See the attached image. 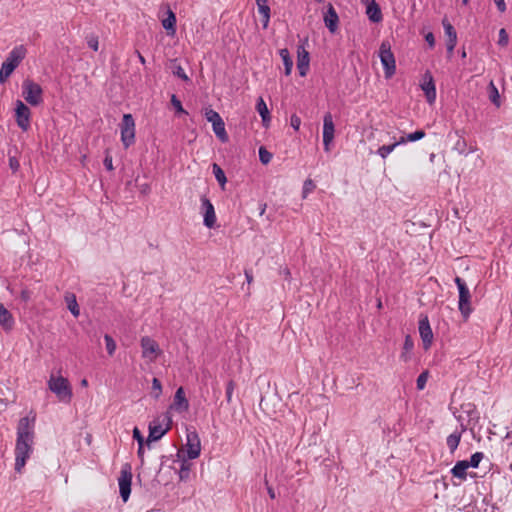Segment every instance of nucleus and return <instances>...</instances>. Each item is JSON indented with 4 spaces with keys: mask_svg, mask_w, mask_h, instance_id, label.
Here are the masks:
<instances>
[{
    "mask_svg": "<svg viewBox=\"0 0 512 512\" xmlns=\"http://www.w3.org/2000/svg\"><path fill=\"white\" fill-rule=\"evenodd\" d=\"M34 438V418L30 420L23 417L19 420L17 427V440L15 447V471L20 473L32 452Z\"/></svg>",
    "mask_w": 512,
    "mask_h": 512,
    "instance_id": "f257e3e1",
    "label": "nucleus"
},
{
    "mask_svg": "<svg viewBox=\"0 0 512 512\" xmlns=\"http://www.w3.org/2000/svg\"><path fill=\"white\" fill-rule=\"evenodd\" d=\"M172 426V417L169 412L162 413L149 423V434L146 438V446L151 448V443L160 440Z\"/></svg>",
    "mask_w": 512,
    "mask_h": 512,
    "instance_id": "f03ea898",
    "label": "nucleus"
},
{
    "mask_svg": "<svg viewBox=\"0 0 512 512\" xmlns=\"http://www.w3.org/2000/svg\"><path fill=\"white\" fill-rule=\"evenodd\" d=\"M26 49L23 45L14 47L8 54L0 69V83L7 81L13 71L19 66L25 58Z\"/></svg>",
    "mask_w": 512,
    "mask_h": 512,
    "instance_id": "7ed1b4c3",
    "label": "nucleus"
},
{
    "mask_svg": "<svg viewBox=\"0 0 512 512\" xmlns=\"http://www.w3.org/2000/svg\"><path fill=\"white\" fill-rule=\"evenodd\" d=\"M49 389L57 396V398L64 403H70L73 393L72 388L67 380L63 376L51 375L48 380Z\"/></svg>",
    "mask_w": 512,
    "mask_h": 512,
    "instance_id": "20e7f679",
    "label": "nucleus"
},
{
    "mask_svg": "<svg viewBox=\"0 0 512 512\" xmlns=\"http://www.w3.org/2000/svg\"><path fill=\"white\" fill-rule=\"evenodd\" d=\"M201 452L200 438L196 430H187L185 448L177 450L176 457L196 459Z\"/></svg>",
    "mask_w": 512,
    "mask_h": 512,
    "instance_id": "39448f33",
    "label": "nucleus"
},
{
    "mask_svg": "<svg viewBox=\"0 0 512 512\" xmlns=\"http://www.w3.org/2000/svg\"><path fill=\"white\" fill-rule=\"evenodd\" d=\"M22 97L31 106H38L43 102V89L30 78L22 83Z\"/></svg>",
    "mask_w": 512,
    "mask_h": 512,
    "instance_id": "423d86ee",
    "label": "nucleus"
},
{
    "mask_svg": "<svg viewBox=\"0 0 512 512\" xmlns=\"http://www.w3.org/2000/svg\"><path fill=\"white\" fill-rule=\"evenodd\" d=\"M379 57L384 69V75L387 79L391 78L396 72V61L391 50V44L388 40H383L379 48Z\"/></svg>",
    "mask_w": 512,
    "mask_h": 512,
    "instance_id": "0eeeda50",
    "label": "nucleus"
},
{
    "mask_svg": "<svg viewBox=\"0 0 512 512\" xmlns=\"http://www.w3.org/2000/svg\"><path fill=\"white\" fill-rule=\"evenodd\" d=\"M454 281H455L458 291H459V301H458L459 311H460L461 315L463 316V318L467 319L472 312L470 290H469L466 282L462 278L457 276Z\"/></svg>",
    "mask_w": 512,
    "mask_h": 512,
    "instance_id": "6e6552de",
    "label": "nucleus"
},
{
    "mask_svg": "<svg viewBox=\"0 0 512 512\" xmlns=\"http://www.w3.org/2000/svg\"><path fill=\"white\" fill-rule=\"evenodd\" d=\"M419 335L423 343V349L429 350L433 343V332L430 326L429 318L425 314H421L418 322Z\"/></svg>",
    "mask_w": 512,
    "mask_h": 512,
    "instance_id": "1a4fd4ad",
    "label": "nucleus"
},
{
    "mask_svg": "<svg viewBox=\"0 0 512 512\" xmlns=\"http://www.w3.org/2000/svg\"><path fill=\"white\" fill-rule=\"evenodd\" d=\"M31 111L29 107L21 100L16 101L15 118L17 125L23 130L27 131L30 127Z\"/></svg>",
    "mask_w": 512,
    "mask_h": 512,
    "instance_id": "9d476101",
    "label": "nucleus"
},
{
    "mask_svg": "<svg viewBox=\"0 0 512 512\" xmlns=\"http://www.w3.org/2000/svg\"><path fill=\"white\" fill-rule=\"evenodd\" d=\"M141 348L142 357L150 362L154 361L157 358V356L161 353L158 343L148 336L142 337Z\"/></svg>",
    "mask_w": 512,
    "mask_h": 512,
    "instance_id": "9b49d317",
    "label": "nucleus"
},
{
    "mask_svg": "<svg viewBox=\"0 0 512 512\" xmlns=\"http://www.w3.org/2000/svg\"><path fill=\"white\" fill-rule=\"evenodd\" d=\"M335 126L333 117L330 112H327L323 117V145L325 151L330 150V144L334 139Z\"/></svg>",
    "mask_w": 512,
    "mask_h": 512,
    "instance_id": "f8f14e48",
    "label": "nucleus"
},
{
    "mask_svg": "<svg viewBox=\"0 0 512 512\" xmlns=\"http://www.w3.org/2000/svg\"><path fill=\"white\" fill-rule=\"evenodd\" d=\"M420 86L425 94L427 102L430 104L434 103L436 100V86L430 71H426L424 73Z\"/></svg>",
    "mask_w": 512,
    "mask_h": 512,
    "instance_id": "ddd939ff",
    "label": "nucleus"
},
{
    "mask_svg": "<svg viewBox=\"0 0 512 512\" xmlns=\"http://www.w3.org/2000/svg\"><path fill=\"white\" fill-rule=\"evenodd\" d=\"M201 209L204 212L203 224L207 228H213L216 224L215 209L211 201L206 197H201Z\"/></svg>",
    "mask_w": 512,
    "mask_h": 512,
    "instance_id": "4468645a",
    "label": "nucleus"
},
{
    "mask_svg": "<svg viewBox=\"0 0 512 512\" xmlns=\"http://www.w3.org/2000/svg\"><path fill=\"white\" fill-rule=\"evenodd\" d=\"M323 20L328 30L331 33H335L336 30L338 29L339 17L331 3L327 5V10L324 13Z\"/></svg>",
    "mask_w": 512,
    "mask_h": 512,
    "instance_id": "2eb2a0df",
    "label": "nucleus"
},
{
    "mask_svg": "<svg viewBox=\"0 0 512 512\" xmlns=\"http://www.w3.org/2000/svg\"><path fill=\"white\" fill-rule=\"evenodd\" d=\"M297 52H298L297 69L299 71V75L304 77L307 75V72L309 70V62H310L309 53L304 49L303 46H299Z\"/></svg>",
    "mask_w": 512,
    "mask_h": 512,
    "instance_id": "dca6fc26",
    "label": "nucleus"
},
{
    "mask_svg": "<svg viewBox=\"0 0 512 512\" xmlns=\"http://www.w3.org/2000/svg\"><path fill=\"white\" fill-rule=\"evenodd\" d=\"M171 408H174L178 412H183V411L188 410L189 402L185 396L183 387H179L176 390Z\"/></svg>",
    "mask_w": 512,
    "mask_h": 512,
    "instance_id": "f3484780",
    "label": "nucleus"
},
{
    "mask_svg": "<svg viewBox=\"0 0 512 512\" xmlns=\"http://www.w3.org/2000/svg\"><path fill=\"white\" fill-rule=\"evenodd\" d=\"M368 19L373 23H379L383 19L381 8L375 0H371L366 7Z\"/></svg>",
    "mask_w": 512,
    "mask_h": 512,
    "instance_id": "a211bd4d",
    "label": "nucleus"
},
{
    "mask_svg": "<svg viewBox=\"0 0 512 512\" xmlns=\"http://www.w3.org/2000/svg\"><path fill=\"white\" fill-rule=\"evenodd\" d=\"M15 324V320L11 312L5 308V306L0 303V325L5 331H10L13 329Z\"/></svg>",
    "mask_w": 512,
    "mask_h": 512,
    "instance_id": "6ab92c4d",
    "label": "nucleus"
},
{
    "mask_svg": "<svg viewBox=\"0 0 512 512\" xmlns=\"http://www.w3.org/2000/svg\"><path fill=\"white\" fill-rule=\"evenodd\" d=\"M413 349H414V341H413L412 337L409 334H407L404 339L402 352L399 356L400 360L403 361L404 363L409 362L412 358Z\"/></svg>",
    "mask_w": 512,
    "mask_h": 512,
    "instance_id": "aec40b11",
    "label": "nucleus"
},
{
    "mask_svg": "<svg viewBox=\"0 0 512 512\" xmlns=\"http://www.w3.org/2000/svg\"><path fill=\"white\" fill-rule=\"evenodd\" d=\"M120 495L124 502L128 501V464H125L121 470L119 478Z\"/></svg>",
    "mask_w": 512,
    "mask_h": 512,
    "instance_id": "412c9836",
    "label": "nucleus"
},
{
    "mask_svg": "<svg viewBox=\"0 0 512 512\" xmlns=\"http://www.w3.org/2000/svg\"><path fill=\"white\" fill-rule=\"evenodd\" d=\"M256 110L259 113V115L261 116L263 126L268 127V125L271 121V116H270V111L262 97H259L257 100Z\"/></svg>",
    "mask_w": 512,
    "mask_h": 512,
    "instance_id": "4be33fe9",
    "label": "nucleus"
},
{
    "mask_svg": "<svg viewBox=\"0 0 512 512\" xmlns=\"http://www.w3.org/2000/svg\"><path fill=\"white\" fill-rule=\"evenodd\" d=\"M190 459H186V457H177V461L180 462L179 469V479L181 481H187L190 478V472L193 464L189 462Z\"/></svg>",
    "mask_w": 512,
    "mask_h": 512,
    "instance_id": "5701e85b",
    "label": "nucleus"
},
{
    "mask_svg": "<svg viewBox=\"0 0 512 512\" xmlns=\"http://www.w3.org/2000/svg\"><path fill=\"white\" fill-rule=\"evenodd\" d=\"M468 468V461L460 460L456 462V464L453 466L450 472L453 475V477L458 478L460 480H466Z\"/></svg>",
    "mask_w": 512,
    "mask_h": 512,
    "instance_id": "b1692460",
    "label": "nucleus"
},
{
    "mask_svg": "<svg viewBox=\"0 0 512 512\" xmlns=\"http://www.w3.org/2000/svg\"><path fill=\"white\" fill-rule=\"evenodd\" d=\"M258 12L262 15L261 22L263 24V28L266 29L268 27L270 21V7L268 5L267 0H256Z\"/></svg>",
    "mask_w": 512,
    "mask_h": 512,
    "instance_id": "393cba45",
    "label": "nucleus"
},
{
    "mask_svg": "<svg viewBox=\"0 0 512 512\" xmlns=\"http://www.w3.org/2000/svg\"><path fill=\"white\" fill-rule=\"evenodd\" d=\"M176 22L177 19L175 13L171 9H168L167 17L162 20V26L168 32L169 35L175 34Z\"/></svg>",
    "mask_w": 512,
    "mask_h": 512,
    "instance_id": "a878e982",
    "label": "nucleus"
},
{
    "mask_svg": "<svg viewBox=\"0 0 512 512\" xmlns=\"http://www.w3.org/2000/svg\"><path fill=\"white\" fill-rule=\"evenodd\" d=\"M466 430V427L462 425V431L458 432L455 431L452 434H450L446 439L447 447L450 451V453H454L461 441L462 432Z\"/></svg>",
    "mask_w": 512,
    "mask_h": 512,
    "instance_id": "bb28decb",
    "label": "nucleus"
},
{
    "mask_svg": "<svg viewBox=\"0 0 512 512\" xmlns=\"http://www.w3.org/2000/svg\"><path fill=\"white\" fill-rule=\"evenodd\" d=\"M476 146H469L467 141L463 137H459L456 143L454 144V150L457 151L461 155H468L476 151Z\"/></svg>",
    "mask_w": 512,
    "mask_h": 512,
    "instance_id": "cd10ccee",
    "label": "nucleus"
},
{
    "mask_svg": "<svg viewBox=\"0 0 512 512\" xmlns=\"http://www.w3.org/2000/svg\"><path fill=\"white\" fill-rule=\"evenodd\" d=\"M279 55L282 58V61L284 64L285 75L289 76L291 74V71L293 68V60L290 56L288 49H286V48L280 49Z\"/></svg>",
    "mask_w": 512,
    "mask_h": 512,
    "instance_id": "c85d7f7f",
    "label": "nucleus"
},
{
    "mask_svg": "<svg viewBox=\"0 0 512 512\" xmlns=\"http://www.w3.org/2000/svg\"><path fill=\"white\" fill-rule=\"evenodd\" d=\"M213 132L219 138L220 141L226 142L228 140V135L225 130V123L222 119L212 124Z\"/></svg>",
    "mask_w": 512,
    "mask_h": 512,
    "instance_id": "c756f323",
    "label": "nucleus"
},
{
    "mask_svg": "<svg viewBox=\"0 0 512 512\" xmlns=\"http://www.w3.org/2000/svg\"><path fill=\"white\" fill-rule=\"evenodd\" d=\"M212 170H213V174L215 176V179L217 180V182L219 183L221 188L224 190L225 189V184L227 183V178H226L225 172L216 163H213Z\"/></svg>",
    "mask_w": 512,
    "mask_h": 512,
    "instance_id": "7c9ffc66",
    "label": "nucleus"
},
{
    "mask_svg": "<svg viewBox=\"0 0 512 512\" xmlns=\"http://www.w3.org/2000/svg\"><path fill=\"white\" fill-rule=\"evenodd\" d=\"M425 135L426 134H425L424 130H416L413 133H409L406 136H402L399 139V143H400V145H402V144H405L407 142H415V141H418V140H421L422 138H424Z\"/></svg>",
    "mask_w": 512,
    "mask_h": 512,
    "instance_id": "2f4dec72",
    "label": "nucleus"
},
{
    "mask_svg": "<svg viewBox=\"0 0 512 512\" xmlns=\"http://www.w3.org/2000/svg\"><path fill=\"white\" fill-rule=\"evenodd\" d=\"M488 94H489V99L490 101L496 106V107H500L501 105V101H500V94H499V91L497 89V87L495 86L494 82L493 81H490L489 85H488Z\"/></svg>",
    "mask_w": 512,
    "mask_h": 512,
    "instance_id": "473e14b6",
    "label": "nucleus"
},
{
    "mask_svg": "<svg viewBox=\"0 0 512 512\" xmlns=\"http://www.w3.org/2000/svg\"><path fill=\"white\" fill-rule=\"evenodd\" d=\"M128 120H129L128 114H123L120 128H121V141L125 148H128Z\"/></svg>",
    "mask_w": 512,
    "mask_h": 512,
    "instance_id": "72a5a7b5",
    "label": "nucleus"
},
{
    "mask_svg": "<svg viewBox=\"0 0 512 512\" xmlns=\"http://www.w3.org/2000/svg\"><path fill=\"white\" fill-rule=\"evenodd\" d=\"M133 438L138 442V455L140 458L143 457L144 445H146V439L142 436L140 430L137 427L133 429Z\"/></svg>",
    "mask_w": 512,
    "mask_h": 512,
    "instance_id": "f704fd0d",
    "label": "nucleus"
},
{
    "mask_svg": "<svg viewBox=\"0 0 512 512\" xmlns=\"http://www.w3.org/2000/svg\"><path fill=\"white\" fill-rule=\"evenodd\" d=\"M66 302H67L68 310L72 313V315L77 317L79 315L80 311H79V306L77 304L75 295L72 294L70 296H66Z\"/></svg>",
    "mask_w": 512,
    "mask_h": 512,
    "instance_id": "c9c22d12",
    "label": "nucleus"
},
{
    "mask_svg": "<svg viewBox=\"0 0 512 512\" xmlns=\"http://www.w3.org/2000/svg\"><path fill=\"white\" fill-rule=\"evenodd\" d=\"M399 145H400L399 140H398V141H396V142H394V143H393V144H391V145H383V146H381V147H379V148H378V150H377V154H378L381 158L385 159V158H387V157H388V155H389L391 152H393V151H394V149H395L397 146H399Z\"/></svg>",
    "mask_w": 512,
    "mask_h": 512,
    "instance_id": "e433bc0d",
    "label": "nucleus"
},
{
    "mask_svg": "<svg viewBox=\"0 0 512 512\" xmlns=\"http://www.w3.org/2000/svg\"><path fill=\"white\" fill-rule=\"evenodd\" d=\"M469 410L466 411L469 422L473 423V425H476L479 422L480 415L479 412L476 410L475 406L472 404H468Z\"/></svg>",
    "mask_w": 512,
    "mask_h": 512,
    "instance_id": "4c0bfd02",
    "label": "nucleus"
},
{
    "mask_svg": "<svg viewBox=\"0 0 512 512\" xmlns=\"http://www.w3.org/2000/svg\"><path fill=\"white\" fill-rule=\"evenodd\" d=\"M442 25L447 36V39L457 38V33L452 24L445 18L442 20Z\"/></svg>",
    "mask_w": 512,
    "mask_h": 512,
    "instance_id": "58836bf2",
    "label": "nucleus"
},
{
    "mask_svg": "<svg viewBox=\"0 0 512 512\" xmlns=\"http://www.w3.org/2000/svg\"><path fill=\"white\" fill-rule=\"evenodd\" d=\"M151 394L154 399H158L162 394V384H161L160 380L156 377H154L152 380Z\"/></svg>",
    "mask_w": 512,
    "mask_h": 512,
    "instance_id": "ea45409f",
    "label": "nucleus"
},
{
    "mask_svg": "<svg viewBox=\"0 0 512 512\" xmlns=\"http://www.w3.org/2000/svg\"><path fill=\"white\" fill-rule=\"evenodd\" d=\"M272 157V153L266 150L265 147L261 146L259 148V160L262 164H268L271 161Z\"/></svg>",
    "mask_w": 512,
    "mask_h": 512,
    "instance_id": "a19ab883",
    "label": "nucleus"
},
{
    "mask_svg": "<svg viewBox=\"0 0 512 512\" xmlns=\"http://www.w3.org/2000/svg\"><path fill=\"white\" fill-rule=\"evenodd\" d=\"M483 458L484 454L482 452H475L471 455L470 460L468 461V466L472 468H478Z\"/></svg>",
    "mask_w": 512,
    "mask_h": 512,
    "instance_id": "79ce46f5",
    "label": "nucleus"
},
{
    "mask_svg": "<svg viewBox=\"0 0 512 512\" xmlns=\"http://www.w3.org/2000/svg\"><path fill=\"white\" fill-rule=\"evenodd\" d=\"M205 118L211 124L222 119L221 116L219 115V113L211 108L205 110Z\"/></svg>",
    "mask_w": 512,
    "mask_h": 512,
    "instance_id": "37998d69",
    "label": "nucleus"
},
{
    "mask_svg": "<svg viewBox=\"0 0 512 512\" xmlns=\"http://www.w3.org/2000/svg\"><path fill=\"white\" fill-rule=\"evenodd\" d=\"M429 377V372L427 370L423 371L416 380V387L418 390H423L426 386L427 380Z\"/></svg>",
    "mask_w": 512,
    "mask_h": 512,
    "instance_id": "c03bdc74",
    "label": "nucleus"
},
{
    "mask_svg": "<svg viewBox=\"0 0 512 512\" xmlns=\"http://www.w3.org/2000/svg\"><path fill=\"white\" fill-rule=\"evenodd\" d=\"M105 344H106V350L109 355H113L116 349V343L114 339L109 335L105 334L104 336Z\"/></svg>",
    "mask_w": 512,
    "mask_h": 512,
    "instance_id": "a18cd8bd",
    "label": "nucleus"
},
{
    "mask_svg": "<svg viewBox=\"0 0 512 512\" xmlns=\"http://www.w3.org/2000/svg\"><path fill=\"white\" fill-rule=\"evenodd\" d=\"M171 104L175 108L176 112L187 114V111L184 110L181 101L177 98L175 94L171 96Z\"/></svg>",
    "mask_w": 512,
    "mask_h": 512,
    "instance_id": "49530a36",
    "label": "nucleus"
},
{
    "mask_svg": "<svg viewBox=\"0 0 512 512\" xmlns=\"http://www.w3.org/2000/svg\"><path fill=\"white\" fill-rule=\"evenodd\" d=\"M235 382L233 380H229L226 385V400L228 403L232 401V395L235 389Z\"/></svg>",
    "mask_w": 512,
    "mask_h": 512,
    "instance_id": "de8ad7c7",
    "label": "nucleus"
},
{
    "mask_svg": "<svg viewBox=\"0 0 512 512\" xmlns=\"http://www.w3.org/2000/svg\"><path fill=\"white\" fill-rule=\"evenodd\" d=\"M173 74L178 78L182 79L183 81L187 82L190 80L187 74L185 73L184 69L180 65L175 67Z\"/></svg>",
    "mask_w": 512,
    "mask_h": 512,
    "instance_id": "09e8293b",
    "label": "nucleus"
},
{
    "mask_svg": "<svg viewBox=\"0 0 512 512\" xmlns=\"http://www.w3.org/2000/svg\"><path fill=\"white\" fill-rule=\"evenodd\" d=\"M9 167L13 173H16L19 170L20 163L16 156H11L9 154Z\"/></svg>",
    "mask_w": 512,
    "mask_h": 512,
    "instance_id": "8fccbe9b",
    "label": "nucleus"
},
{
    "mask_svg": "<svg viewBox=\"0 0 512 512\" xmlns=\"http://www.w3.org/2000/svg\"><path fill=\"white\" fill-rule=\"evenodd\" d=\"M314 188L315 184L313 183V181L311 179H307L303 185V197L305 198L306 195L313 191Z\"/></svg>",
    "mask_w": 512,
    "mask_h": 512,
    "instance_id": "3c124183",
    "label": "nucleus"
},
{
    "mask_svg": "<svg viewBox=\"0 0 512 512\" xmlns=\"http://www.w3.org/2000/svg\"><path fill=\"white\" fill-rule=\"evenodd\" d=\"M498 44L500 46H506L508 44V34L504 28L499 31V40Z\"/></svg>",
    "mask_w": 512,
    "mask_h": 512,
    "instance_id": "603ef678",
    "label": "nucleus"
},
{
    "mask_svg": "<svg viewBox=\"0 0 512 512\" xmlns=\"http://www.w3.org/2000/svg\"><path fill=\"white\" fill-rule=\"evenodd\" d=\"M87 45L89 48L93 49L94 51L98 50V37L91 35L87 37Z\"/></svg>",
    "mask_w": 512,
    "mask_h": 512,
    "instance_id": "864d4df0",
    "label": "nucleus"
},
{
    "mask_svg": "<svg viewBox=\"0 0 512 512\" xmlns=\"http://www.w3.org/2000/svg\"><path fill=\"white\" fill-rule=\"evenodd\" d=\"M290 125L295 130L298 131L301 125V119L296 114H293L290 118Z\"/></svg>",
    "mask_w": 512,
    "mask_h": 512,
    "instance_id": "5fc2aeb1",
    "label": "nucleus"
},
{
    "mask_svg": "<svg viewBox=\"0 0 512 512\" xmlns=\"http://www.w3.org/2000/svg\"><path fill=\"white\" fill-rule=\"evenodd\" d=\"M425 41L428 43L430 48H434V46H435V37H434V34L432 32H428L425 35Z\"/></svg>",
    "mask_w": 512,
    "mask_h": 512,
    "instance_id": "6e6d98bb",
    "label": "nucleus"
},
{
    "mask_svg": "<svg viewBox=\"0 0 512 512\" xmlns=\"http://www.w3.org/2000/svg\"><path fill=\"white\" fill-rule=\"evenodd\" d=\"M103 164L105 166V168L107 170H112L113 169V165H112V157L107 153L105 158H104V161H103Z\"/></svg>",
    "mask_w": 512,
    "mask_h": 512,
    "instance_id": "4d7b16f0",
    "label": "nucleus"
},
{
    "mask_svg": "<svg viewBox=\"0 0 512 512\" xmlns=\"http://www.w3.org/2000/svg\"><path fill=\"white\" fill-rule=\"evenodd\" d=\"M495 4L497 6V9L503 13L506 11V4H505V0H495Z\"/></svg>",
    "mask_w": 512,
    "mask_h": 512,
    "instance_id": "13d9d810",
    "label": "nucleus"
},
{
    "mask_svg": "<svg viewBox=\"0 0 512 512\" xmlns=\"http://www.w3.org/2000/svg\"><path fill=\"white\" fill-rule=\"evenodd\" d=\"M134 137V120L132 118V115L130 114V144L134 141Z\"/></svg>",
    "mask_w": 512,
    "mask_h": 512,
    "instance_id": "bf43d9fd",
    "label": "nucleus"
},
{
    "mask_svg": "<svg viewBox=\"0 0 512 512\" xmlns=\"http://www.w3.org/2000/svg\"><path fill=\"white\" fill-rule=\"evenodd\" d=\"M20 297L23 301L27 302L30 300V292L28 290H22Z\"/></svg>",
    "mask_w": 512,
    "mask_h": 512,
    "instance_id": "052dcab7",
    "label": "nucleus"
},
{
    "mask_svg": "<svg viewBox=\"0 0 512 512\" xmlns=\"http://www.w3.org/2000/svg\"><path fill=\"white\" fill-rule=\"evenodd\" d=\"M457 44V38H450V39H447L446 41V47H454L456 46Z\"/></svg>",
    "mask_w": 512,
    "mask_h": 512,
    "instance_id": "680f3d73",
    "label": "nucleus"
},
{
    "mask_svg": "<svg viewBox=\"0 0 512 512\" xmlns=\"http://www.w3.org/2000/svg\"><path fill=\"white\" fill-rule=\"evenodd\" d=\"M267 492H268V495L271 499H275L276 498V494H275V491L272 487L268 486L267 487Z\"/></svg>",
    "mask_w": 512,
    "mask_h": 512,
    "instance_id": "e2e57ef3",
    "label": "nucleus"
},
{
    "mask_svg": "<svg viewBox=\"0 0 512 512\" xmlns=\"http://www.w3.org/2000/svg\"><path fill=\"white\" fill-rule=\"evenodd\" d=\"M245 277H246V280H247L248 283H251L253 281L252 273L247 271V270L245 271Z\"/></svg>",
    "mask_w": 512,
    "mask_h": 512,
    "instance_id": "0e129e2a",
    "label": "nucleus"
},
{
    "mask_svg": "<svg viewBox=\"0 0 512 512\" xmlns=\"http://www.w3.org/2000/svg\"><path fill=\"white\" fill-rule=\"evenodd\" d=\"M169 460L168 456H161V466H163Z\"/></svg>",
    "mask_w": 512,
    "mask_h": 512,
    "instance_id": "69168bd1",
    "label": "nucleus"
},
{
    "mask_svg": "<svg viewBox=\"0 0 512 512\" xmlns=\"http://www.w3.org/2000/svg\"><path fill=\"white\" fill-rule=\"evenodd\" d=\"M446 48H447L448 57L450 58L451 55L453 54V51H454L455 48L454 47H450V46L446 47Z\"/></svg>",
    "mask_w": 512,
    "mask_h": 512,
    "instance_id": "338daca9",
    "label": "nucleus"
},
{
    "mask_svg": "<svg viewBox=\"0 0 512 512\" xmlns=\"http://www.w3.org/2000/svg\"><path fill=\"white\" fill-rule=\"evenodd\" d=\"M135 53L137 54V56H138L139 60L141 61V63H145L144 57L138 51H136Z\"/></svg>",
    "mask_w": 512,
    "mask_h": 512,
    "instance_id": "774afa93",
    "label": "nucleus"
}]
</instances>
